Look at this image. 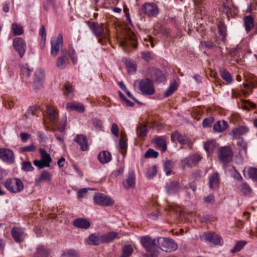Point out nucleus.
Instances as JSON below:
<instances>
[{
    "label": "nucleus",
    "instance_id": "nucleus-31",
    "mask_svg": "<svg viewBox=\"0 0 257 257\" xmlns=\"http://www.w3.org/2000/svg\"><path fill=\"white\" fill-rule=\"evenodd\" d=\"M228 127V123L224 120L218 121L213 125L214 131L218 133L222 132Z\"/></svg>",
    "mask_w": 257,
    "mask_h": 257
},
{
    "label": "nucleus",
    "instance_id": "nucleus-5",
    "mask_svg": "<svg viewBox=\"0 0 257 257\" xmlns=\"http://www.w3.org/2000/svg\"><path fill=\"white\" fill-rule=\"evenodd\" d=\"M94 202L101 206H108L114 204L112 199L103 194L97 193L94 196Z\"/></svg>",
    "mask_w": 257,
    "mask_h": 257
},
{
    "label": "nucleus",
    "instance_id": "nucleus-64",
    "mask_svg": "<svg viewBox=\"0 0 257 257\" xmlns=\"http://www.w3.org/2000/svg\"><path fill=\"white\" fill-rule=\"evenodd\" d=\"M218 31L221 36L223 37L225 36L226 28L223 24H221L218 26Z\"/></svg>",
    "mask_w": 257,
    "mask_h": 257
},
{
    "label": "nucleus",
    "instance_id": "nucleus-8",
    "mask_svg": "<svg viewBox=\"0 0 257 257\" xmlns=\"http://www.w3.org/2000/svg\"><path fill=\"white\" fill-rule=\"evenodd\" d=\"M144 14L150 17H154L158 15L159 12L158 6L154 3H145L143 7Z\"/></svg>",
    "mask_w": 257,
    "mask_h": 257
},
{
    "label": "nucleus",
    "instance_id": "nucleus-6",
    "mask_svg": "<svg viewBox=\"0 0 257 257\" xmlns=\"http://www.w3.org/2000/svg\"><path fill=\"white\" fill-rule=\"evenodd\" d=\"M141 244L147 251L153 252L156 247L155 239L152 238L149 236H143L140 239Z\"/></svg>",
    "mask_w": 257,
    "mask_h": 257
},
{
    "label": "nucleus",
    "instance_id": "nucleus-17",
    "mask_svg": "<svg viewBox=\"0 0 257 257\" xmlns=\"http://www.w3.org/2000/svg\"><path fill=\"white\" fill-rule=\"evenodd\" d=\"M171 140L173 142L177 141L182 145L188 144L190 146V144H192L191 141L189 138L182 135L177 132L172 135Z\"/></svg>",
    "mask_w": 257,
    "mask_h": 257
},
{
    "label": "nucleus",
    "instance_id": "nucleus-52",
    "mask_svg": "<svg viewBox=\"0 0 257 257\" xmlns=\"http://www.w3.org/2000/svg\"><path fill=\"white\" fill-rule=\"evenodd\" d=\"M158 155H159V154L157 152L154 151L153 149H149L145 153V157L146 158H156L158 157Z\"/></svg>",
    "mask_w": 257,
    "mask_h": 257
},
{
    "label": "nucleus",
    "instance_id": "nucleus-63",
    "mask_svg": "<svg viewBox=\"0 0 257 257\" xmlns=\"http://www.w3.org/2000/svg\"><path fill=\"white\" fill-rule=\"evenodd\" d=\"M160 215V213L159 211H155L148 215L149 218L152 220H156Z\"/></svg>",
    "mask_w": 257,
    "mask_h": 257
},
{
    "label": "nucleus",
    "instance_id": "nucleus-47",
    "mask_svg": "<svg viewBox=\"0 0 257 257\" xmlns=\"http://www.w3.org/2000/svg\"><path fill=\"white\" fill-rule=\"evenodd\" d=\"M22 169L25 172H32L34 170V167L30 162L25 161L22 163Z\"/></svg>",
    "mask_w": 257,
    "mask_h": 257
},
{
    "label": "nucleus",
    "instance_id": "nucleus-18",
    "mask_svg": "<svg viewBox=\"0 0 257 257\" xmlns=\"http://www.w3.org/2000/svg\"><path fill=\"white\" fill-rule=\"evenodd\" d=\"M46 113L48 115V118L53 124H55L58 119V110L54 108L53 107L47 105Z\"/></svg>",
    "mask_w": 257,
    "mask_h": 257
},
{
    "label": "nucleus",
    "instance_id": "nucleus-15",
    "mask_svg": "<svg viewBox=\"0 0 257 257\" xmlns=\"http://www.w3.org/2000/svg\"><path fill=\"white\" fill-rule=\"evenodd\" d=\"M86 242L87 244L93 245L102 243L101 234L98 232L92 233L87 238Z\"/></svg>",
    "mask_w": 257,
    "mask_h": 257
},
{
    "label": "nucleus",
    "instance_id": "nucleus-12",
    "mask_svg": "<svg viewBox=\"0 0 257 257\" xmlns=\"http://www.w3.org/2000/svg\"><path fill=\"white\" fill-rule=\"evenodd\" d=\"M11 233L16 242L20 243L24 241L25 234L23 228L19 227H14L12 228Z\"/></svg>",
    "mask_w": 257,
    "mask_h": 257
},
{
    "label": "nucleus",
    "instance_id": "nucleus-30",
    "mask_svg": "<svg viewBox=\"0 0 257 257\" xmlns=\"http://www.w3.org/2000/svg\"><path fill=\"white\" fill-rule=\"evenodd\" d=\"M67 52V50H61V54L62 55V56L59 57L57 60V66L58 68L60 69H64L66 66L67 62L65 60L64 57L65 56V54Z\"/></svg>",
    "mask_w": 257,
    "mask_h": 257
},
{
    "label": "nucleus",
    "instance_id": "nucleus-4",
    "mask_svg": "<svg viewBox=\"0 0 257 257\" xmlns=\"http://www.w3.org/2000/svg\"><path fill=\"white\" fill-rule=\"evenodd\" d=\"M159 247L165 251H171L177 248V244L172 239L167 238H159L158 239Z\"/></svg>",
    "mask_w": 257,
    "mask_h": 257
},
{
    "label": "nucleus",
    "instance_id": "nucleus-3",
    "mask_svg": "<svg viewBox=\"0 0 257 257\" xmlns=\"http://www.w3.org/2000/svg\"><path fill=\"white\" fill-rule=\"evenodd\" d=\"M138 83L140 90L143 95H151L155 93V87L152 81L148 78L142 79L135 82L134 85Z\"/></svg>",
    "mask_w": 257,
    "mask_h": 257
},
{
    "label": "nucleus",
    "instance_id": "nucleus-32",
    "mask_svg": "<svg viewBox=\"0 0 257 257\" xmlns=\"http://www.w3.org/2000/svg\"><path fill=\"white\" fill-rule=\"evenodd\" d=\"M117 233L111 231L104 234L101 235L102 243L109 242L113 240L117 236Z\"/></svg>",
    "mask_w": 257,
    "mask_h": 257
},
{
    "label": "nucleus",
    "instance_id": "nucleus-60",
    "mask_svg": "<svg viewBox=\"0 0 257 257\" xmlns=\"http://www.w3.org/2000/svg\"><path fill=\"white\" fill-rule=\"evenodd\" d=\"M204 201L206 203L213 204L215 201L214 196L210 194L204 198Z\"/></svg>",
    "mask_w": 257,
    "mask_h": 257
},
{
    "label": "nucleus",
    "instance_id": "nucleus-51",
    "mask_svg": "<svg viewBox=\"0 0 257 257\" xmlns=\"http://www.w3.org/2000/svg\"><path fill=\"white\" fill-rule=\"evenodd\" d=\"M246 243V242L245 241H238L234 248L231 250L232 252H236L240 250L244 245Z\"/></svg>",
    "mask_w": 257,
    "mask_h": 257
},
{
    "label": "nucleus",
    "instance_id": "nucleus-1",
    "mask_svg": "<svg viewBox=\"0 0 257 257\" xmlns=\"http://www.w3.org/2000/svg\"><path fill=\"white\" fill-rule=\"evenodd\" d=\"M89 29L94 35L98 38L107 39L109 36V30L107 25L103 23L98 24L96 22L86 21Z\"/></svg>",
    "mask_w": 257,
    "mask_h": 257
},
{
    "label": "nucleus",
    "instance_id": "nucleus-50",
    "mask_svg": "<svg viewBox=\"0 0 257 257\" xmlns=\"http://www.w3.org/2000/svg\"><path fill=\"white\" fill-rule=\"evenodd\" d=\"M33 164L35 166H37L39 169H42L50 166L49 164H47L44 161L42 160H35L33 161Z\"/></svg>",
    "mask_w": 257,
    "mask_h": 257
},
{
    "label": "nucleus",
    "instance_id": "nucleus-40",
    "mask_svg": "<svg viewBox=\"0 0 257 257\" xmlns=\"http://www.w3.org/2000/svg\"><path fill=\"white\" fill-rule=\"evenodd\" d=\"M12 29L14 36L20 35L24 32L23 27L16 23H14L12 24Z\"/></svg>",
    "mask_w": 257,
    "mask_h": 257
},
{
    "label": "nucleus",
    "instance_id": "nucleus-7",
    "mask_svg": "<svg viewBox=\"0 0 257 257\" xmlns=\"http://www.w3.org/2000/svg\"><path fill=\"white\" fill-rule=\"evenodd\" d=\"M51 44V55L52 56L56 57L58 54L60 49L63 45V39L62 34H58L56 40H52Z\"/></svg>",
    "mask_w": 257,
    "mask_h": 257
},
{
    "label": "nucleus",
    "instance_id": "nucleus-22",
    "mask_svg": "<svg viewBox=\"0 0 257 257\" xmlns=\"http://www.w3.org/2000/svg\"><path fill=\"white\" fill-rule=\"evenodd\" d=\"M51 180V175L47 171H43L41 172L38 178L35 179V185L36 186H41L44 182H49Z\"/></svg>",
    "mask_w": 257,
    "mask_h": 257
},
{
    "label": "nucleus",
    "instance_id": "nucleus-19",
    "mask_svg": "<svg viewBox=\"0 0 257 257\" xmlns=\"http://www.w3.org/2000/svg\"><path fill=\"white\" fill-rule=\"evenodd\" d=\"M66 109L67 111H76L79 113H83L85 111L84 105L80 103L73 101L66 104Z\"/></svg>",
    "mask_w": 257,
    "mask_h": 257
},
{
    "label": "nucleus",
    "instance_id": "nucleus-38",
    "mask_svg": "<svg viewBox=\"0 0 257 257\" xmlns=\"http://www.w3.org/2000/svg\"><path fill=\"white\" fill-rule=\"evenodd\" d=\"M40 154L42 160L44 161L47 164L50 165L52 162V159L50 155L44 149H40L39 150Z\"/></svg>",
    "mask_w": 257,
    "mask_h": 257
},
{
    "label": "nucleus",
    "instance_id": "nucleus-46",
    "mask_svg": "<svg viewBox=\"0 0 257 257\" xmlns=\"http://www.w3.org/2000/svg\"><path fill=\"white\" fill-rule=\"evenodd\" d=\"M157 173V168L156 166H153L149 168L146 174L148 178H153Z\"/></svg>",
    "mask_w": 257,
    "mask_h": 257
},
{
    "label": "nucleus",
    "instance_id": "nucleus-16",
    "mask_svg": "<svg viewBox=\"0 0 257 257\" xmlns=\"http://www.w3.org/2000/svg\"><path fill=\"white\" fill-rule=\"evenodd\" d=\"M249 132V128L246 126H239L233 128L231 132L230 135L235 139H239L240 137Z\"/></svg>",
    "mask_w": 257,
    "mask_h": 257
},
{
    "label": "nucleus",
    "instance_id": "nucleus-35",
    "mask_svg": "<svg viewBox=\"0 0 257 257\" xmlns=\"http://www.w3.org/2000/svg\"><path fill=\"white\" fill-rule=\"evenodd\" d=\"M219 73L222 78L226 81L227 83L229 84L232 82V78L228 71L225 69H221L220 70Z\"/></svg>",
    "mask_w": 257,
    "mask_h": 257
},
{
    "label": "nucleus",
    "instance_id": "nucleus-10",
    "mask_svg": "<svg viewBox=\"0 0 257 257\" xmlns=\"http://www.w3.org/2000/svg\"><path fill=\"white\" fill-rule=\"evenodd\" d=\"M0 159L9 164L13 163L15 160L13 152L3 148H0Z\"/></svg>",
    "mask_w": 257,
    "mask_h": 257
},
{
    "label": "nucleus",
    "instance_id": "nucleus-9",
    "mask_svg": "<svg viewBox=\"0 0 257 257\" xmlns=\"http://www.w3.org/2000/svg\"><path fill=\"white\" fill-rule=\"evenodd\" d=\"M232 150L229 147H224L220 149L218 157L222 162L224 163L229 162L232 159Z\"/></svg>",
    "mask_w": 257,
    "mask_h": 257
},
{
    "label": "nucleus",
    "instance_id": "nucleus-49",
    "mask_svg": "<svg viewBox=\"0 0 257 257\" xmlns=\"http://www.w3.org/2000/svg\"><path fill=\"white\" fill-rule=\"evenodd\" d=\"M37 107L33 106L31 107L26 112L24 115V119L26 120L31 116H34L35 114V111L36 110Z\"/></svg>",
    "mask_w": 257,
    "mask_h": 257
},
{
    "label": "nucleus",
    "instance_id": "nucleus-48",
    "mask_svg": "<svg viewBox=\"0 0 257 257\" xmlns=\"http://www.w3.org/2000/svg\"><path fill=\"white\" fill-rule=\"evenodd\" d=\"M133 252V248L130 245H125L122 249L121 257H128Z\"/></svg>",
    "mask_w": 257,
    "mask_h": 257
},
{
    "label": "nucleus",
    "instance_id": "nucleus-53",
    "mask_svg": "<svg viewBox=\"0 0 257 257\" xmlns=\"http://www.w3.org/2000/svg\"><path fill=\"white\" fill-rule=\"evenodd\" d=\"M126 135L123 133L121 134V138L119 141V146L121 149L125 150L127 148V145L126 141L124 140V137Z\"/></svg>",
    "mask_w": 257,
    "mask_h": 257
},
{
    "label": "nucleus",
    "instance_id": "nucleus-33",
    "mask_svg": "<svg viewBox=\"0 0 257 257\" xmlns=\"http://www.w3.org/2000/svg\"><path fill=\"white\" fill-rule=\"evenodd\" d=\"M155 142L156 146L160 148L162 152H164L166 151L167 145L165 139L161 137H158L155 139Z\"/></svg>",
    "mask_w": 257,
    "mask_h": 257
},
{
    "label": "nucleus",
    "instance_id": "nucleus-2",
    "mask_svg": "<svg viewBox=\"0 0 257 257\" xmlns=\"http://www.w3.org/2000/svg\"><path fill=\"white\" fill-rule=\"evenodd\" d=\"M5 187L9 192L12 193H18L24 189V183L22 181L17 178L8 179L4 183Z\"/></svg>",
    "mask_w": 257,
    "mask_h": 257
},
{
    "label": "nucleus",
    "instance_id": "nucleus-42",
    "mask_svg": "<svg viewBox=\"0 0 257 257\" xmlns=\"http://www.w3.org/2000/svg\"><path fill=\"white\" fill-rule=\"evenodd\" d=\"M215 142L214 141H209L204 144V148L205 150L210 153L213 151L216 147Z\"/></svg>",
    "mask_w": 257,
    "mask_h": 257
},
{
    "label": "nucleus",
    "instance_id": "nucleus-56",
    "mask_svg": "<svg viewBox=\"0 0 257 257\" xmlns=\"http://www.w3.org/2000/svg\"><path fill=\"white\" fill-rule=\"evenodd\" d=\"M126 67L127 68L128 73H134L136 72V68L134 63L131 62H127L126 64Z\"/></svg>",
    "mask_w": 257,
    "mask_h": 257
},
{
    "label": "nucleus",
    "instance_id": "nucleus-34",
    "mask_svg": "<svg viewBox=\"0 0 257 257\" xmlns=\"http://www.w3.org/2000/svg\"><path fill=\"white\" fill-rule=\"evenodd\" d=\"M236 145L239 149V153L240 154H244L245 155H246L247 143L242 138L237 142Z\"/></svg>",
    "mask_w": 257,
    "mask_h": 257
},
{
    "label": "nucleus",
    "instance_id": "nucleus-61",
    "mask_svg": "<svg viewBox=\"0 0 257 257\" xmlns=\"http://www.w3.org/2000/svg\"><path fill=\"white\" fill-rule=\"evenodd\" d=\"M213 121V118H206L203 120L202 125L204 127L210 126Z\"/></svg>",
    "mask_w": 257,
    "mask_h": 257
},
{
    "label": "nucleus",
    "instance_id": "nucleus-26",
    "mask_svg": "<svg viewBox=\"0 0 257 257\" xmlns=\"http://www.w3.org/2000/svg\"><path fill=\"white\" fill-rule=\"evenodd\" d=\"M205 239L210 242H212L215 244H219L220 243V237L213 233H204Z\"/></svg>",
    "mask_w": 257,
    "mask_h": 257
},
{
    "label": "nucleus",
    "instance_id": "nucleus-41",
    "mask_svg": "<svg viewBox=\"0 0 257 257\" xmlns=\"http://www.w3.org/2000/svg\"><path fill=\"white\" fill-rule=\"evenodd\" d=\"M174 165L173 162L171 160L166 161L164 163V171L166 172V175H169L171 174Z\"/></svg>",
    "mask_w": 257,
    "mask_h": 257
},
{
    "label": "nucleus",
    "instance_id": "nucleus-39",
    "mask_svg": "<svg viewBox=\"0 0 257 257\" xmlns=\"http://www.w3.org/2000/svg\"><path fill=\"white\" fill-rule=\"evenodd\" d=\"M44 74L41 71H37L35 75L34 83L35 85H38L39 87L42 86V80L44 78Z\"/></svg>",
    "mask_w": 257,
    "mask_h": 257
},
{
    "label": "nucleus",
    "instance_id": "nucleus-43",
    "mask_svg": "<svg viewBox=\"0 0 257 257\" xmlns=\"http://www.w3.org/2000/svg\"><path fill=\"white\" fill-rule=\"evenodd\" d=\"M239 189L242 193L245 195L249 194L251 192V188L246 183H242L240 184Z\"/></svg>",
    "mask_w": 257,
    "mask_h": 257
},
{
    "label": "nucleus",
    "instance_id": "nucleus-28",
    "mask_svg": "<svg viewBox=\"0 0 257 257\" xmlns=\"http://www.w3.org/2000/svg\"><path fill=\"white\" fill-rule=\"evenodd\" d=\"M244 25L245 31L248 33L254 27V20L251 15L246 16L243 18Z\"/></svg>",
    "mask_w": 257,
    "mask_h": 257
},
{
    "label": "nucleus",
    "instance_id": "nucleus-57",
    "mask_svg": "<svg viewBox=\"0 0 257 257\" xmlns=\"http://www.w3.org/2000/svg\"><path fill=\"white\" fill-rule=\"evenodd\" d=\"M201 45L202 47H204L206 49H212L215 46L213 43L210 41L202 42Z\"/></svg>",
    "mask_w": 257,
    "mask_h": 257
},
{
    "label": "nucleus",
    "instance_id": "nucleus-20",
    "mask_svg": "<svg viewBox=\"0 0 257 257\" xmlns=\"http://www.w3.org/2000/svg\"><path fill=\"white\" fill-rule=\"evenodd\" d=\"M74 141L79 145L82 151L88 150V142L86 136L83 135H77Z\"/></svg>",
    "mask_w": 257,
    "mask_h": 257
},
{
    "label": "nucleus",
    "instance_id": "nucleus-59",
    "mask_svg": "<svg viewBox=\"0 0 257 257\" xmlns=\"http://www.w3.org/2000/svg\"><path fill=\"white\" fill-rule=\"evenodd\" d=\"M111 133L116 137H118L119 135V129L118 126L116 123H112L111 127Z\"/></svg>",
    "mask_w": 257,
    "mask_h": 257
},
{
    "label": "nucleus",
    "instance_id": "nucleus-45",
    "mask_svg": "<svg viewBox=\"0 0 257 257\" xmlns=\"http://www.w3.org/2000/svg\"><path fill=\"white\" fill-rule=\"evenodd\" d=\"M177 83L176 82H174L169 86L167 91L164 94V96L166 97L170 96L177 90Z\"/></svg>",
    "mask_w": 257,
    "mask_h": 257
},
{
    "label": "nucleus",
    "instance_id": "nucleus-11",
    "mask_svg": "<svg viewBox=\"0 0 257 257\" xmlns=\"http://www.w3.org/2000/svg\"><path fill=\"white\" fill-rule=\"evenodd\" d=\"M13 46L18 52L20 56L22 57L24 55L26 48L24 40L20 37L15 38L13 41Z\"/></svg>",
    "mask_w": 257,
    "mask_h": 257
},
{
    "label": "nucleus",
    "instance_id": "nucleus-55",
    "mask_svg": "<svg viewBox=\"0 0 257 257\" xmlns=\"http://www.w3.org/2000/svg\"><path fill=\"white\" fill-rule=\"evenodd\" d=\"M35 149L36 148L33 144H31L29 146H27L20 148L21 151L22 152H34Z\"/></svg>",
    "mask_w": 257,
    "mask_h": 257
},
{
    "label": "nucleus",
    "instance_id": "nucleus-54",
    "mask_svg": "<svg viewBox=\"0 0 257 257\" xmlns=\"http://www.w3.org/2000/svg\"><path fill=\"white\" fill-rule=\"evenodd\" d=\"M64 95H67L68 94L73 92L72 85L70 82H66L64 85Z\"/></svg>",
    "mask_w": 257,
    "mask_h": 257
},
{
    "label": "nucleus",
    "instance_id": "nucleus-36",
    "mask_svg": "<svg viewBox=\"0 0 257 257\" xmlns=\"http://www.w3.org/2000/svg\"><path fill=\"white\" fill-rule=\"evenodd\" d=\"M48 252L43 246H39L34 253L35 257H48Z\"/></svg>",
    "mask_w": 257,
    "mask_h": 257
},
{
    "label": "nucleus",
    "instance_id": "nucleus-23",
    "mask_svg": "<svg viewBox=\"0 0 257 257\" xmlns=\"http://www.w3.org/2000/svg\"><path fill=\"white\" fill-rule=\"evenodd\" d=\"M73 225L78 228L87 229L90 225V222L85 218H78L74 220Z\"/></svg>",
    "mask_w": 257,
    "mask_h": 257
},
{
    "label": "nucleus",
    "instance_id": "nucleus-29",
    "mask_svg": "<svg viewBox=\"0 0 257 257\" xmlns=\"http://www.w3.org/2000/svg\"><path fill=\"white\" fill-rule=\"evenodd\" d=\"M98 159L101 163H107L111 160V155L109 152L107 151H103L99 153L98 155Z\"/></svg>",
    "mask_w": 257,
    "mask_h": 257
},
{
    "label": "nucleus",
    "instance_id": "nucleus-24",
    "mask_svg": "<svg viewBox=\"0 0 257 257\" xmlns=\"http://www.w3.org/2000/svg\"><path fill=\"white\" fill-rule=\"evenodd\" d=\"M246 172L247 177L254 181L257 182V168L254 167H249L244 169L243 171L244 176L246 177L245 175Z\"/></svg>",
    "mask_w": 257,
    "mask_h": 257
},
{
    "label": "nucleus",
    "instance_id": "nucleus-58",
    "mask_svg": "<svg viewBox=\"0 0 257 257\" xmlns=\"http://www.w3.org/2000/svg\"><path fill=\"white\" fill-rule=\"evenodd\" d=\"M39 35L41 36L44 44L45 43L46 33L44 26L42 25L39 30Z\"/></svg>",
    "mask_w": 257,
    "mask_h": 257
},
{
    "label": "nucleus",
    "instance_id": "nucleus-37",
    "mask_svg": "<svg viewBox=\"0 0 257 257\" xmlns=\"http://www.w3.org/2000/svg\"><path fill=\"white\" fill-rule=\"evenodd\" d=\"M148 133L147 126L145 125L139 124L137 128V133L140 138L145 137Z\"/></svg>",
    "mask_w": 257,
    "mask_h": 257
},
{
    "label": "nucleus",
    "instance_id": "nucleus-14",
    "mask_svg": "<svg viewBox=\"0 0 257 257\" xmlns=\"http://www.w3.org/2000/svg\"><path fill=\"white\" fill-rule=\"evenodd\" d=\"M202 159L198 154H194L182 160V163L189 167L196 166Z\"/></svg>",
    "mask_w": 257,
    "mask_h": 257
},
{
    "label": "nucleus",
    "instance_id": "nucleus-25",
    "mask_svg": "<svg viewBox=\"0 0 257 257\" xmlns=\"http://www.w3.org/2000/svg\"><path fill=\"white\" fill-rule=\"evenodd\" d=\"M209 187L211 189H215L219 185V176L217 173H213L209 177Z\"/></svg>",
    "mask_w": 257,
    "mask_h": 257
},
{
    "label": "nucleus",
    "instance_id": "nucleus-27",
    "mask_svg": "<svg viewBox=\"0 0 257 257\" xmlns=\"http://www.w3.org/2000/svg\"><path fill=\"white\" fill-rule=\"evenodd\" d=\"M180 186L178 182H172L167 184L166 190L169 194H175L179 191Z\"/></svg>",
    "mask_w": 257,
    "mask_h": 257
},
{
    "label": "nucleus",
    "instance_id": "nucleus-62",
    "mask_svg": "<svg viewBox=\"0 0 257 257\" xmlns=\"http://www.w3.org/2000/svg\"><path fill=\"white\" fill-rule=\"evenodd\" d=\"M69 55L71 57L72 63L75 64L77 63V58L74 50H69Z\"/></svg>",
    "mask_w": 257,
    "mask_h": 257
},
{
    "label": "nucleus",
    "instance_id": "nucleus-44",
    "mask_svg": "<svg viewBox=\"0 0 257 257\" xmlns=\"http://www.w3.org/2000/svg\"><path fill=\"white\" fill-rule=\"evenodd\" d=\"M62 256L64 257H79V253L75 249H69L63 252Z\"/></svg>",
    "mask_w": 257,
    "mask_h": 257
},
{
    "label": "nucleus",
    "instance_id": "nucleus-21",
    "mask_svg": "<svg viewBox=\"0 0 257 257\" xmlns=\"http://www.w3.org/2000/svg\"><path fill=\"white\" fill-rule=\"evenodd\" d=\"M135 175L134 172L128 173L127 177L123 180V185L126 189L134 188L135 186Z\"/></svg>",
    "mask_w": 257,
    "mask_h": 257
},
{
    "label": "nucleus",
    "instance_id": "nucleus-13",
    "mask_svg": "<svg viewBox=\"0 0 257 257\" xmlns=\"http://www.w3.org/2000/svg\"><path fill=\"white\" fill-rule=\"evenodd\" d=\"M148 76L150 78L157 81V82H162L165 80V77L162 71L157 68H150L148 72Z\"/></svg>",
    "mask_w": 257,
    "mask_h": 257
}]
</instances>
